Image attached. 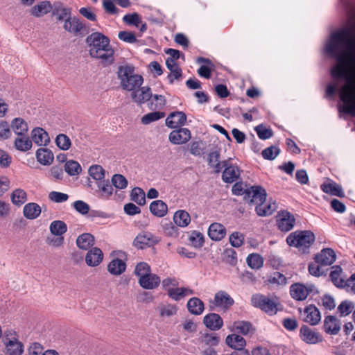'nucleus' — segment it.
Instances as JSON below:
<instances>
[{
  "instance_id": "1",
  "label": "nucleus",
  "mask_w": 355,
  "mask_h": 355,
  "mask_svg": "<svg viewBox=\"0 0 355 355\" xmlns=\"http://www.w3.org/2000/svg\"><path fill=\"white\" fill-rule=\"evenodd\" d=\"M85 42L92 58L101 60L104 66L113 62L114 52L107 36L99 32L92 33L87 37Z\"/></svg>"
},
{
  "instance_id": "42",
  "label": "nucleus",
  "mask_w": 355,
  "mask_h": 355,
  "mask_svg": "<svg viewBox=\"0 0 355 355\" xmlns=\"http://www.w3.org/2000/svg\"><path fill=\"white\" fill-rule=\"evenodd\" d=\"M6 349L8 355H21L24 352V345L17 338H13L6 344Z\"/></svg>"
},
{
  "instance_id": "8",
  "label": "nucleus",
  "mask_w": 355,
  "mask_h": 355,
  "mask_svg": "<svg viewBox=\"0 0 355 355\" xmlns=\"http://www.w3.org/2000/svg\"><path fill=\"white\" fill-rule=\"evenodd\" d=\"M158 242L157 237L148 232L139 233L134 240V245L140 249H144L154 245Z\"/></svg>"
},
{
  "instance_id": "37",
  "label": "nucleus",
  "mask_w": 355,
  "mask_h": 355,
  "mask_svg": "<svg viewBox=\"0 0 355 355\" xmlns=\"http://www.w3.org/2000/svg\"><path fill=\"white\" fill-rule=\"evenodd\" d=\"M77 246L82 250H88L94 245V237L89 233H83L76 239Z\"/></svg>"
},
{
  "instance_id": "29",
  "label": "nucleus",
  "mask_w": 355,
  "mask_h": 355,
  "mask_svg": "<svg viewBox=\"0 0 355 355\" xmlns=\"http://www.w3.org/2000/svg\"><path fill=\"white\" fill-rule=\"evenodd\" d=\"M168 295L175 301H180L186 296L194 294L192 289L185 287L168 288L167 290Z\"/></svg>"
},
{
  "instance_id": "10",
  "label": "nucleus",
  "mask_w": 355,
  "mask_h": 355,
  "mask_svg": "<svg viewBox=\"0 0 355 355\" xmlns=\"http://www.w3.org/2000/svg\"><path fill=\"white\" fill-rule=\"evenodd\" d=\"M295 218L293 215L287 211H282L279 214V218L277 220L278 228L282 232H288L291 230L295 225Z\"/></svg>"
},
{
  "instance_id": "16",
  "label": "nucleus",
  "mask_w": 355,
  "mask_h": 355,
  "mask_svg": "<svg viewBox=\"0 0 355 355\" xmlns=\"http://www.w3.org/2000/svg\"><path fill=\"white\" fill-rule=\"evenodd\" d=\"M187 121V116L183 112L171 113L166 119V125L171 128L182 126Z\"/></svg>"
},
{
  "instance_id": "19",
  "label": "nucleus",
  "mask_w": 355,
  "mask_h": 355,
  "mask_svg": "<svg viewBox=\"0 0 355 355\" xmlns=\"http://www.w3.org/2000/svg\"><path fill=\"white\" fill-rule=\"evenodd\" d=\"M341 323L335 316L328 315L324 320V330L327 334L336 335L340 330Z\"/></svg>"
},
{
  "instance_id": "53",
  "label": "nucleus",
  "mask_w": 355,
  "mask_h": 355,
  "mask_svg": "<svg viewBox=\"0 0 355 355\" xmlns=\"http://www.w3.org/2000/svg\"><path fill=\"white\" fill-rule=\"evenodd\" d=\"M354 309V304L349 300L343 301L338 306V312L341 317L347 316L351 313Z\"/></svg>"
},
{
  "instance_id": "17",
  "label": "nucleus",
  "mask_w": 355,
  "mask_h": 355,
  "mask_svg": "<svg viewBox=\"0 0 355 355\" xmlns=\"http://www.w3.org/2000/svg\"><path fill=\"white\" fill-rule=\"evenodd\" d=\"M315 260L320 263V266H330L336 260V253L331 248H325L315 255Z\"/></svg>"
},
{
  "instance_id": "32",
  "label": "nucleus",
  "mask_w": 355,
  "mask_h": 355,
  "mask_svg": "<svg viewBox=\"0 0 355 355\" xmlns=\"http://www.w3.org/2000/svg\"><path fill=\"white\" fill-rule=\"evenodd\" d=\"M97 191L100 196L105 200L110 199L113 194L114 189L112 184L107 180H102L97 182Z\"/></svg>"
},
{
  "instance_id": "3",
  "label": "nucleus",
  "mask_w": 355,
  "mask_h": 355,
  "mask_svg": "<svg viewBox=\"0 0 355 355\" xmlns=\"http://www.w3.org/2000/svg\"><path fill=\"white\" fill-rule=\"evenodd\" d=\"M315 239V236L311 231H295L287 236L286 242L289 246L297 248L299 251L306 253Z\"/></svg>"
},
{
  "instance_id": "64",
  "label": "nucleus",
  "mask_w": 355,
  "mask_h": 355,
  "mask_svg": "<svg viewBox=\"0 0 355 355\" xmlns=\"http://www.w3.org/2000/svg\"><path fill=\"white\" fill-rule=\"evenodd\" d=\"M220 341V338L215 333L206 334L203 336V342L206 345L216 346Z\"/></svg>"
},
{
  "instance_id": "12",
  "label": "nucleus",
  "mask_w": 355,
  "mask_h": 355,
  "mask_svg": "<svg viewBox=\"0 0 355 355\" xmlns=\"http://www.w3.org/2000/svg\"><path fill=\"white\" fill-rule=\"evenodd\" d=\"M303 320L311 325L318 324L321 320L320 312L313 304L306 306L303 310Z\"/></svg>"
},
{
  "instance_id": "26",
  "label": "nucleus",
  "mask_w": 355,
  "mask_h": 355,
  "mask_svg": "<svg viewBox=\"0 0 355 355\" xmlns=\"http://www.w3.org/2000/svg\"><path fill=\"white\" fill-rule=\"evenodd\" d=\"M220 152L219 150H214L207 155L208 165L214 168L216 173H219L222 171L224 166H225V160L223 162L219 161Z\"/></svg>"
},
{
  "instance_id": "59",
  "label": "nucleus",
  "mask_w": 355,
  "mask_h": 355,
  "mask_svg": "<svg viewBox=\"0 0 355 355\" xmlns=\"http://www.w3.org/2000/svg\"><path fill=\"white\" fill-rule=\"evenodd\" d=\"M150 272H151L150 267L145 262L139 263L135 269V274L139 279H142L143 277H145Z\"/></svg>"
},
{
  "instance_id": "14",
  "label": "nucleus",
  "mask_w": 355,
  "mask_h": 355,
  "mask_svg": "<svg viewBox=\"0 0 355 355\" xmlns=\"http://www.w3.org/2000/svg\"><path fill=\"white\" fill-rule=\"evenodd\" d=\"M234 302L233 298L227 293L224 291H219L215 294L214 299L211 303L214 306L227 309L233 305Z\"/></svg>"
},
{
  "instance_id": "43",
  "label": "nucleus",
  "mask_w": 355,
  "mask_h": 355,
  "mask_svg": "<svg viewBox=\"0 0 355 355\" xmlns=\"http://www.w3.org/2000/svg\"><path fill=\"white\" fill-rule=\"evenodd\" d=\"M321 189L326 193L338 197L344 196V192L342 187L336 182L322 184L321 185Z\"/></svg>"
},
{
  "instance_id": "34",
  "label": "nucleus",
  "mask_w": 355,
  "mask_h": 355,
  "mask_svg": "<svg viewBox=\"0 0 355 355\" xmlns=\"http://www.w3.org/2000/svg\"><path fill=\"white\" fill-rule=\"evenodd\" d=\"M225 343L230 347L234 349L235 350L244 349V347L246 345L245 340L238 334L228 335L226 337Z\"/></svg>"
},
{
  "instance_id": "27",
  "label": "nucleus",
  "mask_w": 355,
  "mask_h": 355,
  "mask_svg": "<svg viewBox=\"0 0 355 355\" xmlns=\"http://www.w3.org/2000/svg\"><path fill=\"white\" fill-rule=\"evenodd\" d=\"M151 214L157 217L161 218L168 213L167 205L161 200L153 201L149 206Z\"/></svg>"
},
{
  "instance_id": "45",
  "label": "nucleus",
  "mask_w": 355,
  "mask_h": 355,
  "mask_svg": "<svg viewBox=\"0 0 355 355\" xmlns=\"http://www.w3.org/2000/svg\"><path fill=\"white\" fill-rule=\"evenodd\" d=\"M247 263L249 267L252 269H259L263 265V257L257 253L250 254L246 259Z\"/></svg>"
},
{
  "instance_id": "28",
  "label": "nucleus",
  "mask_w": 355,
  "mask_h": 355,
  "mask_svg": "<svg viewBox=\"0 0 355 355\" xmlns=\"http://www.w3.org/2000/svg\"><path fill=\"white\" fill-rule=\"evenodd\" d=\"M10 127L17 136L26 135L28 130L26 121L20 117L13 119L11 121Z\"/></svg>"
},
{
  "instance_id": "63",
  "label": "nucleus",
  "mask_w": 355,
  "mask_h": 355,
  "mask_svg": "<svg viewBox=\"0 0 355 355\" xmlns=\"http://www.w3.org/2000/svg\"><path fill=\"white\" fill-rule=\"evenodd\" d=\"M257 134L259 139L266 140L272 136V131L270 128H266L262 125H257L255 128Z\"/></svg>"
},
{
  "instance_id": "49",
  "label": "nucleus",
  "mask_w": 355,
  "mask_h": 355,
  "mask_svg": "<svg viewBox=\"0 0 355 355\" xmlns=\"http://www.w3.org/2000/svg\"><path fill=\"white\" fill-rule=\"evenodd\" d=\"M64 170L69 175H77L81 173L82 168L80 164L74 160H69L65 162Z\"/></svg>"
},
{
  "instance_id": "13",
  "label": "nucleus",
  "mask_w": 355,
  "mask_h": 355,
  "mask_svg": "<svg viewBox=\"0 0 355 355\" xmlns=\"http://www.w3.org/2000/svg\"><path fill=\"white\" fill-rule=\"evenodd\" d=\"M225 169L223 172L222 179L225 183H232L237 180L241 175L239 167L236 165L229 164L228 160H225Z\"/></svg>"
},
{
  "instance_id": "52",
  "label": "nucleus",
  "mask_w": 355,
  "mask_h": 355,
  "mask_svg": "<svg viewBox=\"0 0 355 355\" xmlns=\"http://www.w3.org/2000/svg\"><path fill=\"white\" fill-rule=\"evenodd\" d=\"M11 200L15 205H21L26 200V193L21 189L14 190L11 194Z\"/></svg>"
},
{
  "instance_id": "31",
  "label": "nucleus",
  "mask_w": 355,
  "mask_h": 355,
  "mask_svg": "<svg viewBox=\"0 0 355 355\" xmlns=\"http://www.w3.org/2000/svg\"><path fill=\"white\" fill-rule=\"evenodd\" d=\"M188 311L193 315H201L205 309L204 302L198 297H191L187 302Z\"/></svg>"
},
{
  "instance_id": "5",
  "label": "nucleus",
  "mask_w": 355,
  "mask_h": 355,
  "mask_svg": "<svg viewBox=\"0 0 355 355\" xmlns=\"http://www.w3.org/2000/svg\"><path fill=\"white\" fill-rule=\"evenodd\" d=\"M250 301L254 307L259 308L270 315L275 314L277 311V299L256 293L252 295Z\"/></svg>"
},
{
  "instance_id": "58",
  "label": "nucleus",
  "mask_w": 355,
  "mask_h": 355,
  "mask_svg": "<svg viewBox=\"0 0 355 355\" xmlns=\"http://www.w3.org/2000/svg\"><path fill=\"white\" fill-rule=\"evenodd\" d=\"M52 15L57 17L58 21H62L70 17L71 11L69 9L62 6H56L52 9Z\"/></svg>"
},
{
  "instance_id": "40",
  "label": "nucleus",
  "mask_w": 355,
  "mask_h": 355,
  "mask_svg": "<svg viewBox=\"0 0 355 355\" xmlns=\"http://www.w3.org/2000/svg\"><path fill=\"white\" fill-rule=\"evenodd\" d=\"M233 327L238 333L245 336L252 334L255 331L252 324L248 321L240 320L234 322Z\"/></svg>"
},
{
  "instance_id": "30",
  "label": "nucleus",
  "mask_w": 355,
  "mask_h": 355,
  "mask_svg": "<svg viewBox=\"0 0 355 355\" xmlns=\"http://www.w3.org/2000/svg\"><path fill=\"white\" fill-rule=\"evenodd\" d=\"M53 9L52 5L49 1H43L40 3L34 6L31 8V13L36 17H42L49 13Z\"/></svg>"
},
{
  "instance_id": "56",
  "label": "nucleus",
  "mask_w": 355,
  "mask_h": 355,
  "mask_svg": "<svg viewBox=\"0 0 355 355\" xmlns=\"http://www.w3.org/2000/svg\"><path fill=\"white\" fill-rule=\"evenodd\" d=\"M112 184L117 189H123L128 186V180L123 175L114 174L112 177Z\"/></svg>"
},
{
  "instance_id": "11",
  "label": "nucleus",
  "mask_w": 355,
  "mask_h": 355,
  "mask_svg": "<svg viewBox=\"0 0 355 355\" xmlns=\"http://www.w3.org/2000/svg\"><path fill=\"white\" fill-rule=\"evenodd\" d=\"M191 137V132L188 128H179L169 134L168 139L172 144L180 145L187 143Z\"/></svg>"
},
{
  "instance_id": "61",
  "label": "nucleus",
  "mask_w": 355,
  "mask_h": 355,
  "mask_svg": "<svg viewBox=\"0 0 355 355\" xmlns=\"http://www.w3.org/2000/svg\"><path fill=\"white\" fill-rule=\"evenodd\" d=\"M170 73L167 76V78L168 80L169 84L172 85L174 83L175 80L180 81L182 78V69L179 67H175V69H172L169 70Z\"/></svg>"
},
{
  "instance_id": "22",
  "label": "nucleus",
  "mask_w": 355,
  "mask_h": 355,
  "mask_svg": "<svg viewBox=\"0 0 355 355\" xmlns=\"http://www.w3.org/2000/svg\"><path fill=\"white\" fill-rule=\"evenodd\" d=\"M64 28L71 33L77 35L85 28V25L77 17H69L64 20Z\"/></svg>"
},
{
  "instance_id": "46",
  "label": "nucleus",
  "mask_w": 355,
  "mask_h": 355,
  "mask_svg": "<svg viewBox=\"0 0 355 355\" xmlns=\"http://www.w3.org/2000/svg\"><path fill=\"white\" fill-rule=\"evenodd\" d=\"M159 310V315L162 318H169L177 314L178 307L175 304H160L158 306Z\"/></svg>"
},
{
  "instance_id": "57",
  "label": "nucleus",
  "mask_w": 355,
  "mask_h": 355,
  "mask_svg": "<svg viewBox=\"0 0 355 355\" xmlns=\"http://www.w3.org/2000/svg\"><path fill=\"white\" fill-rule=\"evenodd\" d=\"M280 153V149L277 146H271L265 148L261 155L265 159L273 160Z\"/></svg>"
},
{
  "instance_id": "2",
  "label": "nucleus",
  "mask_w": 355,
  "mask_h": 355,
  "mask_svg": "<svg viewBox=\"0 0 355 355\" xmlns=\"http://www.w3.org/2000/svg\"><path fill=\"white\" fill-rule=\"evenodd\" d=\"M117 73L121 87L128 91H134L139 88L144 82L141 75L135 73V68L132 66H121L119 68Z\"/></svg>"
},
{
  "instance_id": "20",
  "label": "nucleus",
  "mask_w": 355,
  "mask_h": 355,
  "mask_svg": "<svg viewBox=\"0 0 355 355\" xmlns=\"http://www.w3.org/2000/svg\"><path fill=\"white\" fill-rule=\"evenodd\" d=\"M225 227L219 223H211L208 229V236L212 241H218L226 236Z\"/></svg>"
},
{
  "instance_id": "23",
  "label": "nucleus",
  "mask_w": 355,
  "mask_h": 355,
  "mask_svg": "<svg viewBox=\"0 0 355 355\" xmlns=\"http://www.w3.org/2000/svg\"><path fill=\"white\" fill-rule=\"evenodd\" d=\"M103 259V253L98 248H93L86 254L85 262L89 266H98Z\"/></svg>"
},
{
  "instance_id": "48",
  "label": "nucleus",
  "mask_w": 355,
  "mask_h": 355,
  "mask_svg": "<svg viewBox=\"0 0 355 355\" xmlns=\"http://www.w3.org/2000/svg\"><path fill=\"white\" fill-rule=\"evenodd\" d=\"M131 200L140 206L146 204V194L144 190L139 187L134 188L131 191Z\"/></svg>"
},
{
  "instance_id": "15",
  "label": "nucleus",
  "mask_w": 355,
  "mask_h": 355,
  "mask_svg": "<svg viewBox=\"0 0 355 355\" xmlns=\"http://www.w3.org/2000/svg\"><path fill=\"white\" fill-rule=\"evenodd\" d=\"M132 99L137 104L141 105L151 99L153 94L148 87H141L132 91Z\"/></svg>"
},
{
  "instance_id": "54",
  "label": "nucleus",
  "mask_w": 355,
  "mask_h": 355,
  "mask_svg": "<svg viewBox=\"0 0 355 355\" xmlns=\"http://www.w3.org/2000/svg\"><path fill=\"white\" fill-rule=\"evenodd\" d=\"M55 144L60 149L67 150L71 147V141L67 135L59 134L55 138Z\"/></svg>"
},
{
  "instance_id": "47",
  "label": "nucleus",
  "mask_w": 355,
  "mask_h": 355,
  "mask_svg": "<svg viewBox=\"0 0 355 355\" xmlns=\"http://www.w3.org/2000/svg\"><path fill=\"white\" fill-rule=\"evenodd\" d=\"M152 100L148 103V107L151 110H162L166 105V98L162 95L155 94L152 96Z\"/></svg>"
},
{
  "instance_id": "44",
  "label": "nucleus",
  "mask_w": 355,
  "mask_h": 355,
  "mask_svg": "<svg viewBox=\"0 0 355 355\" xmlns=\"http://www.w3.org/2000/svg\"><path fill=\"white\" fill-rule=\"evenodd\" d=\"M49 230L54 236H62L67 231V225L62 220H54L50 224Z\"/></svg>"
},
{
  "instance_id": "39",
  "label": "nucleus",
  "mask_w": 355,
  "mask_h": 355,
  "mask_svg": "<svg viewBox=\"0 0 355 355\" xmlns=\"http://www.w3.org/2000/svg\"><path fill=\"white\" fill-rule=\"evenodd\" d=\"M333 270L329 274V277L332 283L340 288L345 287V281L341 277L342 268L339 266H335L333 268Z\"/></svg>"
},
{
  "instance_id": "18",
  "label": "nucleus",
  "mask_w": 355,
  "mask_h": 355,
  "mask_svg": "<svg viewBox=\"0 0 355 355\" xmlns=\"http://www.w3.org/2000/svg\"><path fill=\"white\" fill-rule=\"evenodd\" d=\"M31 140L37 146H46L50 142V137L47 132L42 128H35L31 131Z\"/></svg>"
},
{
  "instance_id": "4",
  "label": "nucleus",
  "mask_w": 355,
  "mask_h": 355,
  "mask_svg": "<svg viewBox=\"0 0 355 355\" xmlns=\"http://www.w3.org/2000/svg\"><path fill=\"white\" fill-rule=\"evenodd\" d=\"M354 89V83L348 81L340 88L339 93L340 99L343 103V111L352 116H355V96L352 94Z\"/></svg>"
},
{
  "instance_id": "62",
  "label": "nucleus",
  "mask_w": 355,
  "mask_h": 355,
  "mask_svg": "<svg viewBox=\"0 0 355 355\" xmlns=\"http://www.w3.org/2000/svg\"><path fill=\"white\" fill-rule=\"evenodd\" d=\"M49 198L52 202L60 203L66 202L69 199V196L58 191H51L49 194Z\"/></svg>"
},
{
  "instance_id": "35",
  "label": "nucleus",
  "mask_w": 355,
  "mask_h": 355,
  "mask_svg": "<svg viewBox=\"0 0 355 355\" xmlns=\"http://www.w3.org/2000/svg\"><path fill=\"white\" fill-rule=\"evenodd\" d=\"M126 268L125 263L120 259H114L112 260L107 265V270L114 275H119L122 274Z\"/></svg>"
},
{
  "instance_id": "41",
  "label": "nucleus",
  "mask_w": 355,
  "mask_h": 355,
  "mask_svg": "<svg viewBox=\"0 0 355 355\" xmlns=\"http://www.w3.org/2000/svg\"><path fill=\"white\" fill-rule=\"evenodd\" d=\"M174 223L179 227H185L191 222L189 214L184 210L177 211L173 216Z\"/></svg>"
},
{
  "instance_id": "38",
  "label": "nucleus",
  "mask_w": 355,
  "mask_h": 355,
  "mask_svg": "<svg viewBox=\"0 0 355 355\" xmlns=\"http://www.w3.org/2000/svg\"><path fill=\"white\" fill-rule=\"evenodd\" d=\"M32 140L27 136H18L14 141L15 148L21 152L29 150L32 147Z\"/></svg>"
},
{
  "instance_id": "55",
  "label": "nucleus",
  "mask_w": 355,
  "mask_h": 355,
  "mask_svg": "<svg viewBox=\"0 0 355 355\" xmlns=\"http://www.w3.org/2000/svg\"><path fill=\"white\" fill-rule=\"evenodd\" d=\"M165 116V113L162 112H153L145 114L141 118V123L147 125L156 121Z\"/></svg>"
},
{
  "instance_id": "21",
  "label": "nucleus",
  "mask_w": 355,
  "mask_h": 355,
  "mask_svg": "<svg viewBox=\"0 0 355 355\" xmlns=\"http://www.w3.org/2000/svg\"><path fill=\"white\" fill-rule=\"evenodd\" d=\"M203 323L208 329L212 331H216L220 329L223 327V320L218 314L211 313L204 317Z\"/></svg>"
},
{
  "instance_id": "50",
  "label": "nucleus",
  "mask_w": 355,
  "mask_h": 355,
  "mask_svg": "<svg viewBox=\"0 0 355 355\" xmlns=\"http://www.w3.org/2000/svg\"><path fill=\"white\" fill-rule=\"evenodd\" d=\"M189 240L193 247L198 248H202L205 243L203 234L196 230H193L191 232Z\"/></svg>"
},
{
  "instance_id": "7",
  "label": "nucleus",
  "mask_w": 355,
  "mask_h": 355,
  "mask_svg": "<svg viewBox=\"0 0 355 355\" xmlns=\"http://www.w3.org/2000/svg\"><path fill=\"white\" fill-rule=\"evenodd\" d=\"M299 336L307 344L314 345L322 341V337L318 331L305 324L301 327Z\"/></svg>"
},
{
  "instance_id": "51",
  "label": "nucleus",
  "mask_w": 355,
  "mask_h": 355,
  "mask_svg": "<svg viewBox=\"0 0 355 355\" xmlns=\"http://www.w3.org/2000/svg\"><path fill=\"white\" fill-rule=\"evenodd\" d=\"M89 175L94 180L100 182L104 180L105 170L100 165H92L89 168Z\"/></svg>"
},
{
  "instance_id": "6",
  "label": "nucleus",
  "mask_w": 355,
  "mask_h": 355,
  "mask_svg": "<svg viewBox=\"0 0 355 355\" xmlns=\"http://www.w3.org/2000/svg\"><path fill=\"white\" fill-rule=\"evenodd\" d=\"M290 295L297 301L305 300L309 294H318L319 292L315 285L312 284H304L294 283L290 286Z\"/></svg>"
},
{
  "instance_id": "25",
  "label": "nucleus",
  "mask_w": 355,
  "mask_h": 355,
  "mask_svg": "<svg viewBox=\"0 0 355 355\" xmlns=\"http://www.w3.org/2000/svg\"><path fill=\"white\" fill-rule=\"evenodd\" d=\"M277 209L275 202L263 201L256 206L255 211L259 216H268L272 214Z\"/></svg>"
},
{
  "instance_id": "33",
  "label": "nucleus",
  "mask_w": 355,
  "mask_h": 355,
  "mask_svg": "<svg viewBox=\"0 0 355 355\" xmlns=\"http://www.w3.org/2000/svg\"><path fill=\"white\" fill-rule=\"evenodd\" d=\"M41 211L40 206L35 202H29L23 209L24 216L30 220L37 218L40 215Z\"/></svg>"
},
{
  "instance_id": "60",
  "label": "nucleus",
  "mask_w": 355,
  "mask_h": 355,
  "mask_svg": "<svg viewBox=\"0 0 355 355\" xmlns=\"http://www.w3.org/2000/svg\"><path fill=\"white\" fill-rule=\"evenodd\" d=\"M229 240L233 247L239 248L244 242V236L240 232H235L230 234Z\"/></svg>"
},
{
  "instance_id": "24",
  "label": "nucleus",
  "mask_w": 355,
  "mask_h": 355,
  "mask_svg": "<svg viewBox=\"0 0 355 355\" xmlns=\"http://www.w3.org/2000/svg\"><path fill=\"white\" fill-rule=\"evenodd\" d=\"M139 284L144 289L152 290L159 286L160 278L157 275L150 272L142 279H139Z\"/></svg>"
},
{
  "instance_id": "36",
  "label": "nucleus",
  "mask_w": 355,
  "mask_h": 355,
  "mask_svg": "<svg viewBox=\"0 0 355 355\" xmlns=\"http://www.w3.org/2000/svg\"><path fill=\"white\" fill-rule=\"evenodd\" d=\"M36 157L37 161L42 165H50L54 158L52 152L44 148H40L36 151Z\"/></svg>"
},
{
  "instance_id": "9",
  "label": "nucleus",
  "mask_w": 355,
  "mask_h": 355,
  "mask_svg": "<svg viewBox=\"0 0 355 355\" xmlns=\"http://www.w3.org/2000/svg\"><path fill=\"white\" fill-rule=\"evenodd\" d=\"M250 198V202L258 205L260 202L266 201V191L261 186H252L245 190V198Z\"/></svg>"
}]
</instances>
